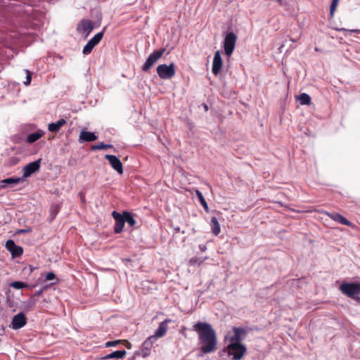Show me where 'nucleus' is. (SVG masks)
Listing matches in <instances>:
<instances>
[{"label": "nucleus", "mask_w": 360, "mask_h": 360, "mask_svg": "<svg viewBox=\"0 0 360 360\" xmlns=\"http://www.w3.org/2000/svg\"><path fill=\"white\" fill-rule=\"evenodd\" d=\"M193 330L198 335L200 350L202 354L214 352L217 348V335L212 326L206 322H198Z\"/></svg>", "instance_id": "obj_1"}, {"label": "nucleus", "mask_w": 360, "mask_h": 360, "mask_svg": "<svg viewBox=\"0 0 360 360\" xmlns=\"http://www.w3.org/2000/svg\"><path fill=\"white\" fill-rule=\"evenodd\" d=\"M157 74L162 79H170L176 74L175 65L171 63L169 65L161 64L157 67Z\"/></svg>", "instance_id": "obj_2"}, {"label": "nucleus", "mask_w": 360, "mask_h": 360, "mask_svg": "<svg viewBox=\"0 0 360 360\" xmlns=\"http://www.w3.org/2000/svg\"><path fill=\"white\" fill-rule=\"evenodd\" d=\"M229 355L233 356V360H240L245 354L247 349L245 345L239 342H231L227 346Z\"/></svg>", "instance_id": "obj_3"}, {"label": "nucleus", "mask_w": 360, "mask_h": 360, "mask_svg": "<svg viewBox=\"0 0 360 360\" xmlns=\"http://www.w3.org/2000/svg\"><path fill=\"white\" fill-rule=\"evenodd\" d=\"M339 288L342 293L351 298H354L356 295H360V283H343Z\"/></svg>", "instance_id": "obj_4"}, {"label": "nucleus", "mask_w": 360, "mask_h": 360, "mask_svg": "<svg viewBox=\"0 0 360 360\" xmlns=\"http://www.w3.org/2000/svg\"><path fill=\"white\" fill-rule=\"evenodd\" d=\"M165 51L166 49L165 48L154 51L152 53L149 55L145 63L142 65L141 70L143 72H148L154 65V64L162 56Z\"/></svg>", "instance_id": "obj_5"}, {"label": "nucleus", "mask_w": 360, "mask_h": 360, "mask_svg": "<svg viewBox=\"0 0 360 360\" xmlns=\"http://www.w3.org/2000/svg\"><path fill=\"white\" fill-rule=\"evenodd\" d=\"M237 37L233 32L228 33L224 41V53L227 56H230L235 49Z\"/></svg>", "instance_id": "obj_6"}, {"label": "nucleus", "mask_w": 360, "mask_h": 360, "mask_svg": "<svg viewBox=\"0 0 360 360\" xmlns=\"http://www.w3.org/2000/svg\"><path fill=\"white\" fill-rule=\"evenodd\" d=\"M41 159L27 164L23 169L22 179L30 176L32 174L39 170Z\"/></svg>", "instance_id": "obj_7"}, {"label": "nucleus", "mask_w": 360, "mask_h": 360, "mask_svg": "<svg viewBox=\"0 0 360 360\" xmlns=\"http://www.w3.org/2000/svg\"><path fill=\"white\" fill-rule=\"evenodd\" d=\"M6 248L11 253L13 257H18L23 253V249L15 245L13 240H8L6 243Z\"/></svg>", "instance_id": "obj_8"}, {"label": "nucleus", "mask_w": 360, "mask_h": 360, "mask_svg": "<svg viewBox=\"0 0 360 360\" xmlns=\"http://www.w3.org/2000/svg\"><path fill=\"white\" fill-rule=\"evenodd\" d=\"M105 158L108 160L111 167L120 174H123V165L120 160L113 155H105Z\"/></svg>", "instance_id": "obj_9"}, {"label": "nucleus", "mask_w": 360, "mask_h": 360, "mask_svg": "<svg viewBox=\"0 0 360 360\" xmlns=\"http://www.w3.org/2000/svg\"><path fill=\"white\" fill-rule=\"evenodd\" d=\"M112 215L115 221L114 231L116 233H120L122 232L125 223L124 216L116 211H113Z\"/></svg>", "instance_id": "obj_10"}, {"label": "nucleus", "mask_w": 360, "mask_h": 360, "mask_svg": "<svg viewBox=\"0 0 360 360\" xmlns=\"http://www.w3.org/2000/svg\"><path fill=\"white\" fill-rule=\"evenodd\" d=\"M27 323L26 317L22 312L13 316L11 322V328L18 330L22 328Z\"/></svg>", "instance_id": "obj_11"}, {"label": "nucleus", "mask_w": 360, "mask_h": 360, "mask_svg": "<svg viewBox=\"0 0 360 360\" xmlns=\"http://www.w3.org/2000/svg\"><path fill=\"white\" fill-rule=\"evenodd\" d=\"M171 321V319H167L164 321L161 322L159 324L158 329L155 330V334L153 335H150V337H153L154 340L156 341L157 338L165 336L168 330L167 324Z\"/></svg>", "instance_id": "obj_12"}, {"label": "nucleus", "mask_w": 360, "mask_h": 360, "mask_svg": "<svg viewBox=\"0 0 360 360\" xmlns=\"http://www.w3.org/2000/svg\"><path fill=\"white\" fill-rule=\"evenodd\" d=\"M221 67H222V59L221 57V54H220L219 51H217L214 53L213 62H212V73L215 76H217L219 73V72L221 69Z\"/></svg>", "instance_id": "obj_13"}, {"label": "nucleus", "mask_w": 360, "mask_h": 360, "mask_svg": "<svg viewBox=\"0 0 360 360\" xmlns=\"http://www.w3.org/2000/svg\"><path fill=\"white\" fill-rule=\"evenodd\" d=\"M93 29V22L89 20H82L77 27V31L79 32L86 33V37L90 34Z\"/></svg>", "instance_id": "obj_14"}, {"label": "nucleus", "mask_w": 360, "mask_h": 360, "mask_svg": "<svg viewBox=\"0 0 360 360\" xmlns=\"http://www.w3.org/2000/svg\"><path fill=\"white\" fill-rule=\"evenodd\" d=\"M155 340L153 337H148L143 343L141 353L143 357L148 356L150 354L151 348Z\"/></svg>", "instance_id": "obj_15"}, {"label": "nucleus", "mask_w": 360, "mask_h": 360, "mask_svg": "<svg viewBox=\"0 0 360 360\" xmlns=\"http://www.w3.org/2000/svg\"><path fill=\"white\" fill-rule=\"evenodd\" d=\"M327 215L333 220L346 226H350L352 225V223L347 219L345 217L342 215L338 214V213H326Z\"/></svg>", "instance_id": "obj_16"}, {"label": "nucleus", "mask_w": 360, "mask_h": 360, "mask_svg": "<svg viewBox=\"0 0 360 360\" xmlns=\"http://www.w3.org/2000/svg\"><path fill=\"white\" fill-rule=\"evenodd\" d=\"M234 335L231 338V342H239L243 340L242 335L246 333V330L243 328H233Z\"/></svg>", "instance_id": "obj_17"}, {"label": "nucleus", "mask_w": 360, "mask_h": 360, "mask_svg": "<svg viewBox=\"0 0 360 360\" xmlns=\"http://www.w3.org/2000/svg\"><path fill=\"white\" fill-rule=\"evenodd\" d=\"M96 139H97V136L93 132L82 131L79 134V141L80 142H83V141L90 142V141H96Z\"/></svg>", "instance_id": "obj_18"}, {"label": "nucleus", "mask_w": 360, "mask_h": 360, "mask_svg": "<svg viewBox=\"0 0 360 360\" xmlns=\"http://www.w3.org/2000/svg\"><path fill=\"white\" fill-rule=\"evenodd\" d=\"M23 181L22 178L20 177H12L5 179L0 181V188H5L7 185L18 184Z\"/></svg>", "instance_id": "obj_19"}, {"label": "nucleus", "mask_w": 360, "mask_h": 360, "mask_svg": "<svg viewBox=\"0 0 360 360\" xmlns=\"http://www.w3.org/2000/svg\"><path fill=\"white\" fill-rule=\"evenodd\" d=\"M66 124V120L64 119H60L56 122L50 123L48 125V129L51 132H58L62 127H63Z\"/></svg>", "instance_id": "obj_20"}, {"label": "nucleus", "mask_w": 360, "mask_h": 360, "mask_svg": "<svg viewBox=\"0 0 360 360\" xmlns=\"http://www.w3.org/2000/svg\"><path fill=\"white\" fill-rule=\"evenodd\" d=\"M210 226L212 232L214 235L217 236L221 231L220 224L217 217H213L210 221Z\"/></svg>", "instance_id": "obj_21"}, {"label": "nucleus", "mask_w": 360, "mask_h": 360, "mask_svg": "<svg viewBox=\"0 0 360 360\" xmlns=\"http://www.w3.org/2000/svg\"><path fill=\"white\" fill-rule=\"evenodd\" d=\"M127 354L125 350H118L105 356L103 359H123Z\"/></svg>", "instance_id": "obj_22"}, {"label": "nucleus", "mask_w": 360, "mask_h": 360, "mask_svg": "<svg viewBox=\"0 0 360 360\" xmlns=\"http://www.w3.org/2000/svg\"><path fill=\"white\" fill-rule=\"evenodd\" d=\"M43 135L44 133L42 131H37L30 134V135L27 136V142L29 143H32L39 140Z\"/></svg>", "instance_id": "obj_23"}, {"label": "nucleus", "mask_w": 360, "mask_h": 360, "mask_svg": "<svg viewBox=\"0 0 360 360\" xmlns=\"http://www.w3.org/2000/svg\"><path fill=\"white\" fill-rule=\"evenodd\" d=\"M123 216L125 222H127L130 226H134L136 224V220L134 219L131 214L129 212H124Z\"/></svg>", "instance_id": "obj_24"}, {"label": "nucleus", "mask_w": 360, "mask_h": 360, "mask_svg": "<svg viewBox=\"0 0 360 360\" xmlns=\"http://www.w3.org/2000/svg\"><path fill=\"white\" fill-rule=\"evenodd\" d=\"M298 99L301 105H309L311 103V97L306 93L301 94Z\"/></svg>", "instance_id": "obj_25"}, {"label": "nucleus", "mask_w": 360, "mask_h": 360, "mask_svg": "<svg viewBox=\"0 0 360 360\" xmlns=\"http://www.w3.org/2000/svg\"><path fill=\"white\" fill-rule=\"evenodd\" d=\"M195 193H196V195L198 196V199H199V201L200 202V204L202 205V206L204 207V209L207 211L208 210V205H207V203L205 199V198L203 197L202 193L198 191V190H196L195 191Z\"/></svg>", "instance_id": "obj_26"}, {"label": "nucleus", "mask_w": 360, "mask_h": 360, "mask_svg": "<svg viewBox=\"0 0 360 360\" xmlns=\"http://www.w3.org/2000/svg\"><path fill=\"white\" fill-rule=\"evenodd\" d=\"M103 37V31L100 32L94 35V37L89 40V41L95 46L101 41Z\"/></svg>", "instance_id": "obj_27"}, {"label": "nucleus", "mask_w": 360, "mask_h": 360, "mask_svg": "<svg viewBox=\"0 0 360 360\" xmlns=\"http://www.w3.org/2000/svg\"><path fill=\"white\" fill-rule=\"evenodd\" d=\"M113 146L111 144H105L104 143H101L97 145H94L91 146L92 150H103V149H107V148H112Z\"/></svg>", "instance_id": "obj_28"}, {"label": "nucleus", "mask_w": 360, "mask_h": 360, "mask_svg": "<svg viewBox=\"0 0 360 360\" xmlns=\"http://www.w3.org/2000/svg\"><path fill=\"white\" fill-rule=\"evenodd\" d=\"M95 47L94 45H93L89 41H88V43L84 46V49H83V53L84 55H88L89 54L93 49Z\"/></svg>", "instance_id": "obj_29"}, {"label": "nucleus", "mask_w": 360, "mask_h": 360, "mask_svg": "<svg viewBox=\"0 0 360 360\" xmlns=\"http://www.w3.org/2000/svg\"><path fill=\"white\" fill-rule=\"evenodd\" d=\"M11 286L15 289H22L27 287V284L21 281H15L11 283Z\"/></svg>", "instance_id": "obj_30"}, {"label": "nucleus", "mask_w": 360, "mask_h": 360, "mask_svg": "<svg viewBox=\"0 0 360 360\" xmlns=\"http://www.w3.org/2000/svg\"><path fill=\"white\" fill-rule=\"evenodd\" d=\"M338 2H339V0H332L331 4H330V15H333L335 9L337 8Z\"/></svg>", "instance_id": "obj_31"}, {"label": "nucleus", "mask_w": 360, "mask_h": 360, "mask_svg": "<svg viewBox=\"0 0 360 360\" xmlns=\"http://www.w3.org/2000/svg\"><path fill=\"white\" fill-rule=\"evenodd\" d=\"M122 340H114V341H108L105 342V347H115L118 345L119 344L122 343Z\"/></svg>", "instance_id": "obj_32"}, {"label": "nucleus", "mask_w": 360, "mask_h": 360, "mask_svg": "<svg viewBox=\"0 0 360 360\" xmlns=\"http://www.w3.org/2000/svg\"><path fill=\"white\" fill-rule=\"evenodd\" d=\"M51 214L53 215V218L56 217L57 213L58 212V206H53L51 208Z\"/></svg>", "instance_id": "obj_33"}, {"label": "nucleus", "mask_w": 360, "mask_h": 360, "mask_svg": "<svg viewBox=\"0 0 360 360\" xmlns=\"http://www.w3.org/2000/svg\"><path fill=\"white\" fill-rule=\"evenodd\" d=\"M55 278H56V275L53 272H49L46 275V281H51V280L54 279Z\"/></svg>", "instance_id": "obj_34"}, {"label": "nucleus", "mask_w": 360, "mask_h": 360, "mask_svg": "<svg viewBox=\"0 0 360 360\" xmlns=\"http://www.w3.org/2000/svg\"><path fill=\"white\" fill-rule=\"evenodd\" d=\"M189 262L191 265H195L197 263H202V261H200V259L198 257H193L190 259Z\"/></svg>", "instance_id": "obj_35"}, {"label": "nucleus", "mask_w": 360, "mask_h": 360, "mask_svg": "<svg viewBox=\"0 0 360 360\" xmlns=\"http://www.w3.org/2000/svg\"><path fill=\"white\" fill-rule=\"evenodd\" d=\"M122 344L124 345V346L127 348V349H131V344L128 342L127 340H122Z\"/></svg>", "instance_id": "obj_36"}, {"label": "nucleus", "mask_w": 360, "mask_h": 360, "mask_svg": "<svg viewBox=\"0 0 360 360\" xmlns=\"http://www.w3.org/2000/svg\"><path fill=\"white\" fill-rule=\"evenodd\" d=\"M31 82V75L30 72L27 71V80L25 82V85H29Z\"/></svg>", "instance_id": "obj_37"}, {"label": "nucleus", "mask_w": 360, "mask_h": 360, "mask_svg": "<svg viewBox=\"0 0 360 360\" xmlns=\"http://www.w3.org/2000/svg\"><path fill=\"white\" fill-rule=\"evenodd\" d=\"M43 292V289H41L40 290L35 292L34 296H41Z\"/></svg>", "instance_id": "obj_38"}, {"label": "nucleus", "mask_w": 360, "mask_h": 360, "mask_svg": "<svg viewBox=\"0 0 360 360\" xmlns=\"http://www.w3.org/2000/svg\"><path fill=\"white\" fill-rule=\"evenodd\" d=\"M174 231H175V232H176V233H177V232H179V231H180V228H179V226H177V227H174Z\"/></svg>", "instance_id": "obj_39"}, {"label": "nucleus", "mask_w": 360, "mask_h": 360, "mask_svg": "<svg viewBox=\"0 0 360 360\" xmlns=\"http://www.w3.org/2000/svg\"><path fill=\"white\" fill-rule=\"evenodd\" d=\"M19 233H26V232H28L27 230H25V229H21L18 231Z\"/></svg>", "instance_id": "obj_40"}, {"label": "nucleus", "mask_w": 360, "mask_h": 360, "mask_svg": "<svg viewBox=\"0 0 360 360\" xmlns=\"http://www.w3.org/2000/svg\"><path fill=\"white\" fill-rule=\"evenodd\" d=\"M351 32H358V30H351Z\"/></svg>", "instance_id": "obj_41"}, {"label": "nucleus", "mask_w": 360, "mask_h": 360, "mask_svg": "<svg viewBox=\"0 0 360 360\" xmlns=\"http://www.w3.org/2000/svg\"><path fill=\"white\" fill-rule=\"evenodd\" d=\"M315 51H319V49H318V48H315Z\"/></svg>", "instance_id": "obj_42"}]
</instances>
